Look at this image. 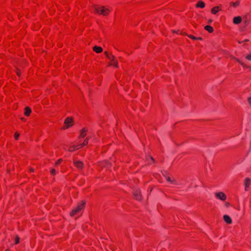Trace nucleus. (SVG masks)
<instances>
[{
    "mask_svg": "<svg viewBox=\"0 0 251 251\" xmlns=\"http://www.w3.org/2000/svg\"><path fill=\"white\" fill-rule=\"evenodd\" d=\"M86 202L85 201H81L79 202L76 207L74 208L70 213L71 216L73 217L80 212L85 206Z\"/></svg>",
    "mask_w": 251,
    "mask_h": 251,
    "instance_id": "1",
    "label": "nucleus"
},
{
    "mask_svg": "<svg viewBox=\"0 0 251 251\" xmlns=\"http://www.w3.org/2000/svg\"><path fill=\"white\" fill-rule=\"evenodd\" d=\"M95 10L97 13L103 16L108 15L110 11L108 9L106 8L104 6L96 7Z\"/></svg>",
    "mask_w": 251,
    "mask_h": 251,
    "instance_id": "2",
    "label": "nucleus"
},
{
    "mask_svg": "<svg viewBox=\"0 0 251 251\" xmlns=\"http://www.w3.org/2000/svg\"><path fill=\"white\" fill-rule=\"evenodd\" d=\"M64 124L66 127H64V129L68 128L71 127L74 124L73 118L72 117H67L65 120Z\"/></svg>",
    "mask_w": 251,
    "mask_h": 251,
    "instance_id": "3",
    "label": "nucleus"
},
{
    "mask_svg": "<svg viewBox=\"0 0 251 251\" xmlns=\"http://www.w3.org/2000/svg\"><path fill=\"white\" fill-rule=\"evenodd\" d=\"M109 59L110 60L109 65L118 68V61L115 59L113 55H110L109 57Z\"/></svg>",
    "mask_w": 251,
    "mask_h": 251,
    "instance_id": "4",
    "label": "nucleus"
},
{
    "mask_svg": "<svg viewBox=\"0 0 251 251\" xmlns=\"http://www.w3.org/2000/svg\"><path fill=\"white\" fill-rule=\"evenodd\" d=\"M215 196L216 198L222 201H225L226 199V195L222 192L216 193Z\"/></svg>",
    "mask_w": 251,
    "mask_h": 251,
    "instance_id": "5",
    "label": "nucleus"
},
{
    "mask_svg": "<svg viewBox=\"0 0 251 251\" xmlns=\"http://www.w3.org/2000/svg\"><path fill=\"white\" fill-rule=\"evenodd\" d=\"M75 166L79 169H82L84 167V164L82 162L80 161H76L74 162Z\"/></svg>",
    "mask_w": 251,
    "mask_h": 251,
    "instance_id": "6",
    "label": "nucleus"
},
{
    "mask_svg": "<svg viewBox=\"0 0 251 251\" xmlns=\"http://www.w3.org/2000/svg\"><path fill=\"white\" fill-rule=\"evenodd\" d=\"M87 129L86 128H83L80 132L79 138H83L87 134Z\"/></svg>",
    "mask_w": 251,
    "mask_h": 251,
    "instance_id": "7",
    "label": "nucleus"
},
{
    "mask_svg": "<svg viewBox=\"0 0 251 251\" xmlns=\"http://www.w3.org/2000/svg\"><path fill=\"white\" fill-rule=\"evenodd\" d=\"M251 184V179L249 177H246L244 181V184L245 186V189L246 191H248V188Z\"/></svg>",
    "mask_w": 251,
    "mask_h": 251,
    "instance_id": "8",
    "label": "nucleus"
},
{
    "mask_svg": "<svg viewBox=\"0 0 251 251\" xmlns=\"http://www.w3.org/2000/svg\"><path fill=\"white\" fill-rule=\"evenodd\" d=\"M223 219L224 220V221H225V222L226 223H227V224H231L232 223V220L231 219V218L227 215H225L224 216H223Z\"/></svg>",
    "mask_w": 251,
    "mask_h": 251,
    "instance_id": "9",
    "label": "nucleus"
},
{
    "mask_svg": "<svg viewBox=\"0 0 251 251\" xmlns=\"http://www.w3.org/2000/svg\"><path fill=\"white\" fill-rule=\"evenodd\" d=\"M133 195L136 200H140L141 199V194L140 191L137 190L134 191Z\"/></svg>",
    "mask_w": 251,
    "mask_h": 251,
    "instance_id": "10",
    "label": "nucleus"
},
{
    "mask_svg": "<svg viewBox=\"0 0 251 251\" xmlns=\"http://www.w3.org/2000/svg\"><path fill=\"white\" fill-rule=\"evenodd\" d=\"M242 22V18L240 16L235 17L233 18V22L234 24L237 25L241 23Z\"/></svg>",
    "mask_w": 251,
    "mask_h": 251,
    "instance_id": "11",
    "label": "nucleus"
},
{
    "mask_svg": "<svg viewBox=\"0 0 251 251\" xmlns=\"http://www.w3.org/2000/svg\"><path fill=\"white\" fill-rule=\"evenodd\" d=\"M220 10H221V8L218 6L213 7L211 9V12L213 14H216Z\"/></svg>",
    "mask_w": 251,
    "mask_h": 251,
    "instance_id": "12",
    "label": "nucleus"
},
{
    "mask_svg": "<svg viewBox=\"0 0 251 251\" xmlns=\"http://www.w3.org/2000/svg\"><path fill=\"white\" fill-rule=\"evenodd\" d=\"M79 149H80V148L79 145L78 144L77 145H74V146L70 147L69 148L68 151L70 152H73V151H75L78 150Z\"/></svg>",
    "mask_w": 251,
    "mask_h": 251,
    "instance_id": "13",
    "label": "nucleus"
},
{
    "mask_svg": "<svg viewBox=\"0 0 251 251\" xmlns=\"http://www.w3.org/2000/svg\"><path fill=\"white\" fill-rule=\"evenodd\" d=\"M31 113V110L29 107L27 106L25 108L24 114L25 116H29L30 115Z\"/></svg>",
    "mask_w": 251,
    "mask_h": 251,
    "instance_id": "14",
    "label": "nucleus"
},
{
    "mask_svg": "<svg viewBox=\"0 0 251 251\" xmlns=\"http://www.w3.org/2000/svg\"><path fill=\"white\" fill-rule=\"evenodd\" d=\"M93 50L97 53H100L102 51V48L100 47L95 46L93 47Z\"/></svg>",
    "mask_w": 251,
    "mask_h": 251,
    "instance_id": "15",
    "label": "nucleus"
},
{
    "mask_svg": "<svg viewBox=\"0 0 251 251\" xmlns=\"http://www.w3.org/2000/svg\"><path fill=\"white\" fill-rule=\"evenodd\" d=\"M205 6V3L201 0L199 1L196 4L197 7H200L201 8H203Z\"/></svg>",
    "mask_w": 251,
    "mask_h": 251,
    "instance_id": "16",
    "label": "nucleus"
},
{
    "mask_svg": "<svg viewBox=\"0 0 251 251\" xmlns=\"http://www.w3.org/2000/svg\"><path fill=\"white\" fill-rule=\"evenodd\" d=\"M204 29L208 31L209 33H212L214 31L213 27L208 25L204 26Z\"/></svg>",
    "mask_w": 251,
    "mask_h": 251,
    "instance_id": "17",
    "label": "nucleus"
},
{
    "mask_svg": "<svg viewBox=\"0 0 251 251\" xmlns=\"http://www.w3.org/2000/svg\"><path fill=\"white\" fill-rule=\"evenodd\" d=\"M89 139L87 137L81 144H78L80 149L86 146L88 143Z\"/></svg>",
    "mask_w": 251,
    "mask_h": 251,
    "instance_id": "18",
    "label": "nucleus"
},
{
    "mask_svg": "<svg viewBox=\"0 0 251 251\" xmlns=\"http://www.w3.org/2000/svg\"><path fill=\"white\" fill-rule=\"evenodd\" d=\"M243 23L245 25V26H248L250 23V20L246 16L243 18Z\"/></svg>",
    "mask_w": 251,
    "mask_h": 251,
    "instance_id": "19",
    "label": "nucleus"
},
{
    "mask_svg": "<svg viewBox=\"0 0 251 251\" xmlns=\"http://www.w3.org/2000/svg\"><path fill=\"white\" fill-rule=\"evenodd\" d=\"M240 4V1H236L235 2H231L230 3V6H232L234 7H236L238 6Z\"/></svg>",
    "mask_w": 251,
    "mask_h": 251,
    "instance_id": "20",
    "label": "nucleus"
},
{
    "mask_svg": "<svg viewBox=\"0 0 251 251\" xmlns=\"http://www.w3.org/2000/svg\"><path fill=\"white\" fill-rule=\"evenodd\" d=\"M62 161H63V160L61 158L58 159L55 163V164H54L55 166L57 167L58 165H59L60 164H61Z\"/></svg>",
    "mask_w": 251,
    "mask_h": 251,
    "instance_id": "21",
    "label": "nucleus"
},
{
    "mask_svg": "<svg viewBox=\"0 0 251 251\" xmlns=\"http://www.w3.org/2000/svg\"><path fill=\"white\" fill-rule=\"evenodd\" d=\"M100 165L101 166H108L109 165V162L106 161H103L100 163Z\"/></svg>",
    "mask_w": 251,
    "mask_h": 251,
    "instance_id": "22",
    "label": "nucleus"
},
{
    "mask_svg": "<svg viewBox=\"0 0 251 251\" xmlns=\"http://www.w3.org/2000/svg\"><path fill=\"white\" fill-rule=\"evenodd\" d=\"M149 158L150 159V161H149L148 163L150 164H152V163L155 162L154 159L152 156H149Z\"/></svg>",
    "mask_w": 251,
    "mask_h": 251,
    "instance_id": "23",
    "label": "nucleus"
},
{
    "mask_svg": "<svg viewBox=\"0 0 251 251\" xmlns=\"http://www.w3.org/2000/svg\"><path fill=\"white\" fill-rule=\"evenodd\" d=\"M19 242H20V238L18 236H16V238H15V244H18L19 243Z\"/></svg>",
    "mask_w": 251,
    "mask_h": 251,
    "instance_id": "24",
    "label": "nucleus"
},
{
    "mask_svg": "<svg viewBox=\"0 0 251 251\" xmlns=\"http://www.w3.org/2000/svg\"><path fill=\"white\" fill-rule=\"evenodd\" d=\"M50 174L52 176H55L56 175V171H55V170L54 169H52L50 170Z\"/></svg>",
    "mask_w": 251,
    "mask_h": 251,
    "instance_id": "25",
    "label": "nucleus"
},
{
    "mask_svg": "<svg viewBox=\"0 0 251 251\" xmlns=\"http://www.w3.org/2000/svg\"><path fill=\"white\" fill-rule=\"evenodd\" d=\"M190 39H192L193 40H196L197 39V38L195 36H194V35H189L188 36Z\"/></svg>",
    "mask_w": 251,
    "mask_h": 251,
    "instance_id": "26",
    "label": "nucleus"
},
{
    "mask_svg": "<svg viewBox=\"0 0 251 251\" xmlns=\"http://www.w3.org/2000/svg\"><path fill=\"white\" fill-rule=\"evenodd\" d=\"M19 137V134L17 132H15V134H14V138H15V139L16 140H18Z\"/></svg>",
    "mask_w": 251,
    "mask_h": 251,
    "instance_id": "27",
    "label": "nucleus"
},
{
    "mask_svg": "<svg viewBox=\"0 0 251 251\" xmlns=\"http://www.w3.org/2000/svg\"><path fill=\"white\" fill-rule=\"evenodd\" d=\"M236 61L239 62L242 66L245 67V64L238 59H236Z\"/></svg>",
    "mask_w": 251,
    "mask_h": 251,
    "instance_id": "28",
    "label": "nucleus"
},
{
    "mask_svg": "<svg viewBox=\"0 0 251 251\" xmlns=\"http://www.w3.org/2000/svg\"><path fill=\"white\" fill-rule=\"evenodd\" d=\"M104 54H105V55L106 56V57H107V58H109V56H110V55H113L112 53H108V51H105L104 52Z\"/></svg>",
    "mask_w": 251,
    "mask_h": 251,
    "instance_id": "29",
    "label": "nucleus"
},
{
    "mask_svg": "<svg viewBox=\"0 0 251 251\" xmlns=\"http://www.w3.org/2000/svg\"><path fill=\"white\" fill-rule=\"evenodd\" d=\"M16 74L18 76H20L21 73L20 70L17 69L16 70Z\"/></svg>",
    "mask_w": 251,
    "mask_h": 251,
    "instance_id": "30",
    "label": "nucleus"
},
{
    "mask_svg": "<svg viewBox=\"0 0 251 251\" xmlns=\"http://www.w3.org/2000/svg\"><path fill=\"white\" fill-rule=\"evenodd\" d=\"M246 58L249 60H251V53L247 55Z\"/></svg>",
    "mask_w": 251,
    "mask_h": 251,
    "instance_id": "31",
    "label": "nucleus"
},
{
    "mask_svg": "<svg viewBox=\"0 0 251 251\" xmlns=\"http://www.w3.org/2000/svg\"><path fill=\"white\" fill-rule=\"evenodd\" d=\"M248 101L250 104H251V97L248 98Z\"/></svg>",
    "mask_w": 251,
    "mask_h": 251,
    "instance_id": "32",
    "label": "nucleus"
},
{
    "mask_svg": "<svg viewBox=\"0 0 251 251\" xmlns=\"http://www.w3.org/2000/svg\"><path fill=\"white\" fill-rule=\"evenodd\" d=\"M225 205H226V207H228V206H229V202H226V203Z\"/></svg>",
    "mask_w": 251,
    "mask_h": 251,
    "instance_id": "33",
    "label": "nucleus"
},
{
    "mask_svg": "<svg viewBox=\"0 0 251 251\" xmlns=\"http://www.w3.org/2000/svg\"><path fill=\"white\" fill-rule=\"evenodd\" d=\"M34 169H33V168H30V170H29V171H30V172H31H31H34Z\"/></svg>",
    "mask_w": 251,
    "mask_h": 251,
    "instance_id": "34",
    "label": "nucleus"
},
{
    "mask_svg": "<svg viewBox=\"0 0 251 251\" xmlns=\"http://www.w3.org/2000/svg\"><path fill=\"white\" fill-rule=\"evenodd\" d=\"M167 180L168 181H171V178H170V177H168L167 178Z\"/></svg>",
    "mask_w": 251,
    "mask_h": 251,
    "instance_id": "35",
    "label": "nucleus"
},
{
    "mask_svg": "<svg viewBox=\"0 0 251 251\" xmlns=\"http://www.w3.org/2000/svg\"><path fill=\"white\" fill-rule=\"evenodd\" d=\"M248 171L251 172V167L250 168H248Z\"/></svg>",
    "mask_w": 251,
    "mask_h": 251,
    "instance_id": "36",
    "label": "nucleus"
},
{
    "mask_svg": "<svg viewBox=\"0 0 251 251\" xmlns=\"http://www.w3.org/2000/svg\"><path fill=\"white\" fill-rule=\"evenodd\" d=\"M197 40H202V38L201 37H198V38H197Z\"/></svg>",
    "mask_w": 251,
    "mask_h": 251,
    "instance_id": "37",
    "label": "nucleus"
},
{
    "mask_svg": "<svg viewBox=\"0 0 251 251\" xmlns=\"http://www.w3.org/2000/svg\"><path fill=\"white\" fill-rule=\"evenodd\" d=\"M21 119H22V120H24V118H21Z\"/></svg>",
    "mask_w": 251,
    "mask_h": 251,
    "instance_id": "38",
    "label": "nucleus"
},
{
    "mask_svg": "<svg viewBox=\"0 0 251 251\" xmlns=\"http://www.w3.org/2000/svg\"><path fill=\"white\" fill-rule=\"evenodd\" d=\"M5 251H8V250H6Z\"/></svg>",
    "mask_w": 251,
    "mask_h": 251,
    "instance_id": "39",
    "label": "nucleus"
}]
</instances>
